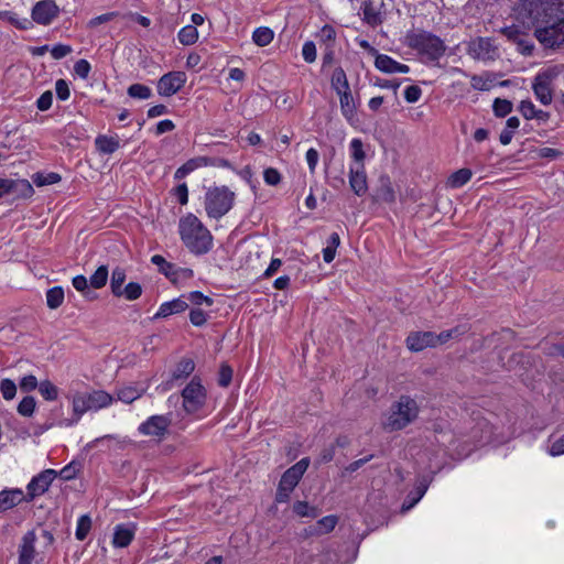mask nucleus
<instances>
[{
    "instance_id": "f257e3e1",
    "label": "nucleus",
    "mask_w": 564,
    "mask_h": 564,
    "mask_svg": "<svg viewBox=\"0 0 564 564\" xmlns=\"http://www.w3.org/2000/svg\"><path fill=\"white\" fill-rule=\"evenodd\" d=\"M178 232L182 242L194 254L208 253L213 248L210 231L194 214H187L180 219Z\"/></svg>"
},
{
    "instance_id": "f03ea898",
    "label": "nucleus",
    "mask_w": 564,
    "mask_h": 564,
    "mask_svg": "<svg viewBox=\"0 0 564 564\" xmlns=\"http://www.w3.org/2000/svg\"><path fill=\"white\" fill-rule=\"evenodd\" d=\"M563 4L558 0H522L517 21L527 30H538L551 19Z\"/></svg>"
},
{
    "instance_id": "7ed1b4c3",
    "label": "nucleus",
    "mask_w": 564,
    "mask_h": 564,
    "mask_svg": "<svg viewBox=\"0 0 564 564\" xmlns=\"http://www.w3.org/2000/svg\"><path fill=\"white\" fill-rule=\"evenodd\" d=\"M419 412L417 402L410 395L402 394L391 404L383 429L388 432L401 431L417 419Z\"/></svg>"
},
{
    "instance_id": "20e7f679",
    "label": "nucleus",
    "mask_w": 564,
    "mask_h": 564,
    "mask_svg": "<svg viewBox=\"0 0 564 564\" xmlns=\"http://www.w3.org/2000/svg\"><path fill=\"white\" fill-rule=\"evenodd\" d=\"M408 45L429 62H437L446 51L444 41L427 31H417L406 35Z\"/></svg>"
},
{
    "instance_id": "39448f33",
    "label": "nucleus",
    "mask_w": 564,
    "mask_h": 564,
    "mask_svg": "<svg viewBox=\"0 0 564 564\" xmlns=\"http://www.w3.org/2000/svg\"><path fill=\"white\" fill-rule=\"evenodd\" d=\"M236 194L226 185L207 188L204 198L205 212L209 218L220 219L234 207Z\"/></svg>"
},
{
    "instance_id": "423d86ee",
    "label": "nucleus",
    "mask_w": 564,
    "mask_h": 564,
    "mask_svg": "<svg viewBox=\"0 0 564 564\" xmlns=\"http://www.w3.org/2000/svg\"><path fill=\"white\" fill-rule=\"evenodd\" d=\"M545 24L535 30L534 37L544 48H558L564 44V10L563 7Z\"/></svg>"
},
{
    "instance_id": "0eeeda50",
    "label": "nucleus",
    "mask_w": 564,
    "mask_h": 564,
    "mask_svg": "<svg viewBox=\"0 0 564 564\" xmlns=\"http://www.w3.org/2000/svg\"><path fill=\"white\" fill-rule=\"evenodd\" d=\"M308 466L310 458L303 457L283 473L276 489L275 502L284 503L290 500L291 492L297 486Z\"/></svg>"
},
{
    "instance_id": "6e6552de",
    "label": "nucleus",
    "mask_w": 564,
    "mask_h": 564,
    "mask_svg": "<svg viewBox=\"0 0 564 564\" xmlns=\"http://www.w3.org/2000/svg\"><path fill=\"white\" fill-rule=\"evenodd\" d=\"M183 409L187 414L198 412L206 403L207 392L198 376H194L181 393Z\"/></svg>"
},
{
    "instance_id": "1a4fd4ad",
    "label": "nucleus",
    "mask_w": 564,
    "mask_h": 564,
    "mask_svg": "<svg viewBox=\"0 0 564 564\" xmlns=\"http://www.w3.org/2000/svg\"><path fill=\"white\" fill-rule=\"evenodd\" d=\"M172 424V413L162 415H152L138 426V432L145 436L163 440L169 433Z\"/></svg>"
},
{
    "instance_id": "9d476101",
    "label": "nucleus",
    "mask_w": 564,
    "mask_h": 564,
    "mask_svg": "<svg viewBox=\"0 0 564 564\" xmlns=\"http://www.w3.org/2000/svg\"><path fill=\"white\" fill-rule=\"evenodd\" d=\"M57 477V471L54 469H44L36 476H34L26 487V502L33 501L36 497L45 494L51 484Z\"/></svg>"
},
{
    "instance_id": "9b49d317",
    "label": "nucleus",
    "mask_w": 564,
    "mask_h": 564,
    "mask_svg": "<svg viewBox=\"0 0 564 564\" xmlns=\"http://www.w3.org/2000/svg\"><path fill=\"white\" fill-rule=\"evenodd\" d=\"M58 14L59 8L54 0H41L31 10V21L40 25H50Z\"/></svg>"
},
{
    "instance_id": "f8f14e48",
    "label": "nucleus",
    "mask_w": 564,
    "mask_h": 564,
    "mask_svg": "<svg viewBox=\"0 0 564 564\" xmlns=\"http://www.w3.org/2000/svg\"><path fill=\"white\" fill-rule=\"evenodd\" d=\"M186 83V74L184 72H169L164 74L158 82L156 89L160 96L170 97L180 91Z\"/></svg>"
},
{
    "instance_id": "ddd939ff",
    "label": "nucleus",
    "mask_w": 564,
    "mask_h": 564,
    "mask_svg": "<svg viewBox=\"0 0 564 564\" xmlns=\"http://www.w3.org/2000/svg\"><path fill=\"white\" fill-rule=\"evenodd\" d=\"M467 54L474 59L490 61L497 55V47L490 37L478 36L467 44Z\"/></svg>"
},
{
    "instance_id": "4468645a",
    "label": "nucleus",
    "mask_w": 564,
    "mask_h": 564,
    "mask_svg": "<svg viewBox=\"0 0 564 564\" xmlns=\"http://www.w3.org/2000/svg\"><path fill=\"white\" fill-rule=\"evenodd\" d=\"M383 0H366L362 4L364 22L376 28L386 20V9Z\"/></svg>"
},
{
    "instance_id": "2eb2a0df",
    "label": "nucleus",
    "mask_w": 564,
    "mask_h": 564,
    "mask_svg": "<svg viewBox=\"0 0 564 564\" xmlns=\"http://www.w3.org/2000/svg\"><path fill=\"white\" fill-rule=\"evenodd\" d=\"M37 536L34 530L28 531L21 539V543L18 549V564H32L35 560L37 552L35 550V543Z\"/></svg>"
},
{
    "instance_id": "dca6fc26",
    "label": "nucleus",
    "mask_w": 564,
    "mask_h": 564,
    "mask_svg": "<svg viewBox=\"0 0 564 564\" xmlns=\"http://www.w3.org/2000/svg\"><path fill=\"white\" fill-rule=\"evenodd\" d=\"M406 346L411 351H422L427 347L437 346V337L434 332H412L406 337Z\"/></svg>"
},
{
    "instance_id": "f3484780",
    "label": "nucleus",
    "mask_w": 564,
    "mask_h": 564,
    "mask_svg": "<svg viewBox=\"0 0 564 564\" xmlns=\"http://www.w3.org/2000/svg\"><path fill=\"white\" fill-rule=\"evenodd\" d=\"M431 484V479L427 476H421L417 478L415 488L413 491H410L404 499L401 511L406 512L412 509L425 495L429 486Z\"/></svg>"
},
{
    "instance_id": "a211bd4d",
    "label": "nucleus",
    "mask_w": 564,
    "mask_h": 564,
    "mask_svg": "<svg viewBox=\"0 0 564 564\" xmlns=\"http://www.w3.org/2000/svg\"><path fill=\"white\" fill-rule=\"evenodd\" d=\"M137 531L135 523H120L115 527L112 544L115 547H127L133 541Z\"/></svg>"
},
{
    "instance_id": "6ab92c4d",
    "label": "nucleus",
    "mask_w": 564,
    "mask_h": 564,
    "mask_svg": "<svg viewBox=\"0 0 564 564\" xmlns=\"http://www.w3.org/2000/svg\"><path fill=\"white\" fill-rule=\"evenodd\" d=\"M349 185L357 196H362L367 193L368 184L364 164L358 165L356 169L350 167Z\"/></svg>"
},
{
    "instance_id": "aec40b11",
    "label": "nucleus",
    "mask_w": 564,
    "mask_h": 564,
    "mask_svg": "<svg viewBox=\"0 0 564 564\" xmlns=\"http://www.w3.org/2000/svg\"><path fill=\"white\" fill-rule=\"evenodd\" d=\"M187 307H188V304L186 302V299L183 295H181L177 299L162 303L153 318L154 319L165 318L173 314L182 313Z\"/></svg>"
},
{
    "instance_id": "412c9836",
    "label": "nucleus",
    "mask_w": 564,
    "mask_h": 564,
    "mask_svg": "<svg viewBox=\"0 0 564 564\" xmlns=\"http://www.w3.org/2000/svg\"><path fill=\"white\" fill-rule=\"evenodd\" d=\"M10 196L13 199H25L30 198L34 194L33 186L28 180L9 178Z\"/></svg>"
},
{
    "instance_id": "4be33fe9",
    "label": "nucleus",
    "mask_w": 564,
    "mask_h": 564,
    "mask_svg": "<svg viewBox=\"0 0 564 564\" xmlns=\"http://www.w3.org/2000/svg\"><path fill=\"white\" fill-rule=\"evenodd\" d=\"M26 495L21 489H4L0 491V510L7 511L22 501H25Z\"/></svg>"
},
{
    "instance_id": "5701e85b",
    "label": "nucleus",
    "mask_w": 564,
    "mask_h": 564,
    "mask_svg": "<svg viewBox=\"0 0 564 564\" xmlns=\"http://www.w3.org/2000/svg\"><path fill=\"white\" fill-rule=\"evenodd\" d=\"M90 410L91 409L87 400V394L78 393L73 398V412L75 414V419L64 420L59 424L64 426H72L73 424H76L79 421L84 413Z\"/></svg>"
},
{
    "instance_id": "b1692460",
    "label": "nucleus",
    "mask_w": 564,
    "mask_h": 564,
    "mask_svg": "<svg viewBox=\"0 0 564 564\" xmlns=\"http://www.w3.org/2000/svg\"><path fill=\"white\" fill-rule=\"evenodd\" d=\"M151 262L158 267L160 273L167 278L171 282L176 283L178 280L177 265L169 262L161 254H154L151 258Z\"/></svg>"
},
{
    "instance_id": "393cba45",
    "label": "nucleus",
    "mask_w": 564,
    "mask_h": 564,
    "mask_svg": "<svg viewBox=\"0 0 564 564\" xmlns=\"http://www.w3.org/2000/svg\"><path fill=\"white\" fill-rule=\"evenodd\" d=\"M376 197L378 200L384 203L395 202V192L392 187L391 180L388 175H381L379 177V187L377 188Z\"/></svg>"
},
{
    "instance_id": "a878e982",
    "label": "nucleus",
    "mask_w": 564,
    "mask_h": 564,
    "mask_svg": "<svg viewBox=\"0 0 564 564\" xmlns=\"http://www.w3.org/2000/svg\"><path fill=\"white\" fill-rule=\"evenodd\" d=\"M87 394V400L89 402L90 409L94 411L100 410L110 405L113 401V398L104 390H95Z\"/></svg>"
},
{
    "instance_id": "bb28decb",
    "label": "nucleus",
    "mask_w": 564,
    "mask_h": 564,
    "mask_svg": "<svg viewBox=\"0 0 564 564\" xmlns=\"http://www.w3.org/2000/svg\"><path fill=\"white\" fill-rule=\"evenodd\" d=\"M195 370V362L191 358L181 359L172 372V381L185 380Z\"/></svg>"
},
{
    "instance_id": "cd10ccee",
    "label": "nucleus",
    "mask_w": 564,
    "mask_h": 564,
    "mask_svg": "<svg viewBox=\"0 0 564 564\" xmlns=\"http://www.w3.org/2000/svg\"><path fill=\"white\" fill-rule=\"evenodd\" d=\"M97 151L102 154H112L120 148L119 140L113 137L100 134L95 139Z\"/></svg>"
},
{
    "instance_id": "c85d7f7f",
    "label": "nucleus",
    "mask_w": 564,
    "mask_h": 564,
    "mask_svg": "<svg viewBox=\"0 0 564 564\" xmlns=\"http://www.w3.org/2000/svg\"><path fill=\"white\" fill-rule=\"evenodd\" d=\"M0 20L7 21L19 30H30L33 26V23L28 18H19V15L9 10L0 11Z\"/></svg>"
},
{
    "instance_id": "c756f323",
    "label": "nucleus",
    "mask_w": 564,
    "mask_h": 564,
    "mask_svg": "<svg viewBox=\"0 0 564 564\" xmlns=\"http://www.w3.org/2000/svg\"><path fill=\"white\" fill-rule=\"evenodd\" d=\"M343 116L350 121L356 115V105L350 89L338 94Z\"/></svg>"
},
{
    "instance_id": "7c9ffc66",
    "label": "nucleus",
    "mask_w": 564,
    "mask_h": 564,
    "mask_svg": "<svg viewBox=\"0 0 564 564\" xmlns=\"http://www.w3.org/2000/svg\"><path fill=\"white\" fill-rule=\"evenodd\" d=\"M532 90L535 98L544 106L552 102V88L550 85L541 83L536 79L533 80Z\"/></svg>"
},
{
    "instance_id": "2f4dec72",
    "label": "nucleus",
    "mask_w": 564,
    "mask_h": 564,
    "mask_svg": "<svg viewBox=\"0 0 564 564\" xmlns=\"http://www.w3.org/2000/svg\"><path fill=\"white\" fill-rule=\"evenodd\" d=\"M126 278L127 275L124 269L116 267L112 270L110 278V289L113 296L121 297V290L123 289L122 285L126 282Z\"/></svg>"
},
{
    "instance_id": "473e14b6",
    "label": "nucleus",
    "mask_w": 564,
    "mask_h": 564,
    "mask_svg": "<svg viewBox=\"0 0 564 564\" xmlns=\"http://www.w3.org/2000/svg\"><path fill=\"white\" fill-rule=\"evenodd\" d=\"M330 84L333 89L340 94L343 90L347 91L350 89L349 83L343 67H336L333 72Z\"/></svg>"
},
{
    "instance_id": "72a5a7b5",
    "label": "nucleus",
    "mask_w": 564,
    "mask_h": 564,
    "mask_svg": "<svg viewBox=\"0 0 564 564\" xmlns=\"http://www.w3.org/2000/svg\"><path fill=\"white\" fill-rule=\"evenodd\" d=\"M338 522V518L334 514L319 519L312 529L314 534H326L332 532Z\"/></svg>"
},
{
    "instance_id": "f704fd0d",
    "label": "nucleus",
    "mask_w": 564,
    "mask_h": 564,
    "mask_svg": "<svg viewBox=\"0 0 564 564\" xmlns=\"http://www.w3.org/2000/svg\"><path fill=\"white\" fill-rule=\"evenodd\" d=\"M469 330L467 325H457L451 329L443 330L440 334H436L437 345L445 344L451 339H457L465 335Z\"/></svg>"
},
{
    "instance_id": "c9c22d12",
    "label": "nucleus",
    "mask_w": 564,
    "mask_h": 564,
    "mask_svg": "<svg viewBox=\"0 0 564 564\" xmlns=\"http://www.w3.org/2000/svg\"><path fill=\"white\" fill-rule=\"evenodd\" d=\"M473 176V172L469 169H460L454 172L447 181V185L452 188H459L464 186Z\"/></svg>"
},
{
    "instance_id": "e433bc0d",
    "label": "nucleus",
    "mask_w": 564,
    "mask_h": 564,
    "mask_svg": "<svg viewBox=\"0 0 564 564\" xmlns=\"http://www.w3.org/2000/svg\"><path fill=\"white\" fill-rule=\"evenodd\" d=\"M72 284L75 290L83 294L84 297L88 300H95L97 297L96 293L89 288V281L85 275L79 274L74 276Z\"/></svg>"
},
{
    "instance_id": "4c0bfd02",
    "label": "nucleus",
    "mask_w": 564,
    "mask_h": 564,
    "mask_svg": "<svg viewBox=\"0 0 564 564\" xmlns=\"http://www.w3.org/2000/svg\"><path fill=\"white\" fill-rule=\"evenodd\" d=\"M398 61L387 54L378 53L375 59V66L386 74H394Z\"/></svg>"
},
{
    "instance_id": "58836bf2",
    "label": "nucleus",
    "mask_w": 564,
    "mask_h": 564,
    "mask_svg": "<svg viewBox=\"0 0 564 564\" xmlns=\"http://www.w3.org/2000/svg\"><path fill=\"white\" fill-rule=\"evenodd\" d=\"M274 37V32L267 26L257 28L252 33V40L258 46L269 45Z\"/></svg>"
},
{
    "instance_id": "ea45409f",
    "label": "nucleus",
    "mask_w": 564,
    "mask_h": 564,
    "mask_svg": "<svg viewBox=\"0 0 564 564\" xmlns=\"http://www.w3.org/2000/svg\"><path fill=\"white\" fill-rule=\"evenodd\" d=\"M64 302V290L62 286H53L46 292V304L51 310L58 308Z\"/></svg>"
},
{
    "instance_id": "a19ab883",
    "label": "nucleus",
    "mask_w": 564,
    "mask_h": 564,
    "mask_svg": "<svg viewBox=\"0 0 564 564\" xmlns=\"http://www.w3.org/2000/svg\"><path fill=\"white\" fill-rule=\"evenodd\" d=\"M177 39L185 46L193 45L198 40V31L194 25H185L178 31Z\"/></svg>"
},
{
    "instance_id": "79ce46f5",
    "label": "nucleus",
    "mask_w": 564,
    "mask_h": 564,
    "mask_svg": "<svg viewBox=\"0 0 564 564\" xmlns=\"http://www.w3.org/2000/svg\"><path fill=\"white\" fill-rule=\"evenodd\" d=\"M144 391V389H139L137 387H123L118 390L117 397L118 400L124 403H132L134 400L141 398Z\"/></svg>"
},
{
    "instance_id": "37998d69",
    "label": "nucleus",
    "mask_w": 564,
    "mask_h": 564,
    "mask_svg": "<svg viewBox=\"0 0 564 564\" xmlns=\"http://www.w3.org/2000/svg\"><path fill=\"white\" fill-rule=\"evenodd\" d=\"M108 267L100 265L89 278V285L93 289H101L107 284L108 280Z\"/></svg>"
},
{
    "instance_id": "c03bdc74",
    "label": "nucleus",
    "mask_w": 564,
    "mask_h": 564,
    "mask_svg": "<svg viewBox=\"0 0 564 564\" xmlns=\"http://www.w3.org/2000/svg\"><path fill=\"white\" fill-rule=\"evenodd\" d=\"M563 69H564V64L549 67L545 70L540 72L534 77V79L551 86L552 82L561 74V72Z\"/></svg>"
},
{
    "instance_id": "a18cd8bd",
    "label": "nucleus",
    "mask_w": 564,
    "mask_h": 564,
    "mask_svg": "<svg viewBox=\"0 0 564 564\" xmlns=\"http://www.w3.org/2000/svg\"><path fill=\"white\" fill-rule=\"evenodd\" d=\"M91 529V519L88 514H83L77 520L75 536L78 541H84Z\"/></svg>"
},
{
    "instance_id": "49530a36",
    "label": "nucleus",
    "mask_w": 564,
    "mask_h": 564,
    "mask_svg": "<svg viewBox=\"0 0 564 564\" xmlns=\"http://www.w3.org/2000/svg\"><path fill=\"white\" fill-rule=\"evenodd\" d=\"M293 512L299 517L316 518L318 516V509L312 507L306 501H295L293 503Z\"/></svg>"
},
{
    "instance_id": "de8ad7c7",
    "label": "nucleus",
    "mask_w": 564,
    "mask_h": 564,
    "mask_svg": "<svg viewBox=\"0 0 564 564\" xmlns=\"http://www.w3.org/2000/svg\"><path fill=\"white\" fill-rule=\"evenodd\" d=\"M186 299L187 304L191 303L196 306L206 305L212 306L214 304V300L207 295H204L200 291H193L187 294H183Z\"/></svg>"
},
{
    "instance_id": "09e8293b",
    "label": "nucleus",
    "mask_w": 564,
    "mask_h": 564,
    "mask_svg": "<svg viewBox=\"0 0 564 564\" xmlns=\"http://www.w3.org/2000/svg\"><path fill=\"white\" fill-rule=\"evenodd\" d=\"M513 105L508 99L496 98L492 104V110L496 117L505 118L512 111Z\"/></svg>"
},
{
    "instance_id": "8fccbe9b",
    "label": "nucleus",
    "mask_w": 564,
    "mask_h": 564,
    "mask_svg": "<svg viewBox=\"0 0 564 564\" xmlns=\"http://www.w3.org/2000/svg\"><path fill=\"white\" fill-rule=\"evenodd\" d=\"M61 180H62L61 175L58 173H55V172H50V173H46V174L35 173L33 175V183L36 186H39V187L40 186H45V185L56 184Z\"/></svg>"
},
{
    "instance_id": "3c124183",
    "label": "nucleus",
    "mask_w": 564,
    "mask_h": 564,
    "mask_svg": "<svg viewBox=\"0 0 564 564\" xmlns=\"http://www.w3.org/2000/svg\"><path fill=\"white\" fill-rule=\"evenodd\" d=\"M39 392L47 401H54L58 397V388L50 380H44L39 384Z\"/></svg>"
},
{
    "instance_id": "603ef678",
    "label": "nucleus",
    "mask_w": 564,
    "mask_h": 564,
    "mask_svg": "<svg viewBox=\"0 0 564 564\" xmlns=\"http://www.w3.org/2000/svg\"><path fill=\"white\" fill-rule=\"evenodd\" d=\"M128 95L131 98L138 99H149L152 96V90L150 87L142 84H132L128 88Z\"/></svg>"
},
{
    "instance_id": "864d4df0",
    "label": "nucleus",
    "mask_w": 564,
    "mask_h": 564,
    "mask_svg": "<svg viewBox=\"0 0 564 564\" xmlns=\"http://www.w3.org/2000/svg\"><path fill=\"white\" fill-rule=\"evenodd\" d=\"M142 294V286L138 282H129L122 290L121 296L128 301H134Z\"/></svg>"
},
{
    "instance_id": "5fc2aeb1",
    "label": "nucleus",
    "mask_w": 564,
    "mask_h": 564,
    "mask_svg": "<svg viewBox=\"0 0 564 564\" xmlns=\"http://www.w3.org/2000/svg\"><path fill=\"white\" fill-rule=\"evenodd\" d=\"M35 405H36V401L34 399V397L26 395L20 401V403L18 405V412L22 416L29 417L34 413Z\"/></svg>"
},
{
    "instance_id": "6e6d98bb",
    "label": "nucleus",
    "mask_w": 564,
    "mask_h": 564,
    "mask_svg": "<svg viewBox=\"0 0 564 564\" xmlns=\"http://www.w3.org/2000/svg\"><path fill=\"white\" fill-rule=\"evenodd\" d=\"M232 372V368L228 364L223 362L218 371V386L221 388H227L231 383Z\"/></svg>"
},
{
    "instance_id": "4d7b16f0",
    "label": "nucleus",
    "mask_w": 564,
    "mask_h": 564,
    "mask_svg": "<svg viewBox=\"0 0 564 564\" xmlns=\"http://www.w3.org/2000/svg\"><path fill=\"white\" fill-rule=\"evenodd\" d=\"M79 468H80V464L73 460L68 465L63 467L59 471H57V476H59L61 479L66 480V481L72 480L77 476Z\"/></svg>"
},
{
    "instance_id": "13d9d810",
    "label": "nucleus",
    "mask_w": 564,
    "mask_h": 564,
    "mask_svg": "<svg viewBox=\"0 0 564 564\" xmlns=\"http://www.w3.org/2000/svg\"><path fill=\"white\" fill-rule=\"evenodd\" d=\"M0 391L6 400H12L17 393V384L11 379H2L0 382Z\"/></svg>"
},
{
    "instance_id": "bf43d9fd",
    "label": "nucleus",
    "mask_w": 564,
    "mask_h": 564,
    "mask_svg": "<svg viewBox=\"0 0 564 564\" xmlns=\"http://www.w3.org/2000/svg\"><path fill=\"white\" fill-rule=\"evenodd\" d=\"M350 152L352 159L360 165L365 159L364 145L360 139H352L350 142Z\"/></svg>"
},
{
    "instance_id": "052dcab7",
    "label": "nucleus",
    "mask_w": 564,
    "mask_h": 564,
    "mask_svg": "<svg viewBox=\"0 0 564 564\" xmlns=\"http://www.w3.org/2000/svg\"><path fill=\"white\" fill-rule=\"evenodd\" d=\"M209 164H214V162H212L210 158L207 156L193 158L184 163L185 167L191 173L197 170L198 167L208 166Z\"/></svg>"
},
{
    "instance_id": "680f3d73",
    "label": "nucleus",
    "mask_w": 564,
    "mask_h": 564,
    "mask_svg": "<svg viewBox=\"0 0 564 564\" xmlns=\"http://www.w3.org/2000/svg\"><path fill=\"white\" fill-rule=\"evenodd\" d=\"M281 173L274 167H267L263 171V180L270 186H276L281 182Z\"/></svg>"
},
{
    "instance_id": "e2e57ef3",
    "label": "nucleus",
    "mask_w": 564,
    "mask_h": 564,
    "mask_svg": "<svg viewBox=\"0 0 564 564\" xmlns=\"http://www.w3.org/2000/svg\"><path fill=\"white\" fill-rule=\"evenodd\" d=\"M518 110L527 120L534 119V116L536 115V108L530 99L522 100L518 107Z\"/></svg>"
},
{
    "instance_id": "0e129e2a",
    "label": "nucleus",
    "mask_w": 564,
    "mask_h": 564,
    "mask_svg": "<svg viewBox=\"0 0 564 564\" xmlns=\"http://www.w3.org/2000/svg\"><path fill=\"white\" fill-rule=\"evenodd\" d=\"M55 91H56L57 98L59 100H62V101L67 100L69 98V96H70L69 85L63 78H59V79L56 80V83H55Z\"/></svg>"
},
{
    "instance_id": "69168bd1",
    "label": "nucleus",
    "mask_w": 564,
    "mask_h": 564,
    "mask_svg": "<svg viewBox=\"0 0 564 564\" xmlns=\"http://www.w3.org/2000/svg\"><path fill=\"white\" fill-rule=\"evenodd\" d=\"M422 96V89L417 85H411L404 89V99L409 104L419 101Z\"/></svg>"
},
{
    "instance_id": "338daca9",
    "label": "nucleus",
    "mask_w": 564,
    "mask_h": 564,
    "mask_svg": "<svg viewBox=\"0 0 564 564\" xmlns=\"http://www.w3.org/2000/svg\"><path fill=\"white\" fill-rule=\"evenodd\" d=\"M53 93L51 90L44 91L36 100V107L40 111H46L52 107Z\"/></svg>"
},
{
    "instance_id": "774afa93",
    "label": "nucleus",
    "mask_w": 564,
    "mask_h": 564,
    "mask_svg": "<svg viewBox=\"0 0 564 564\" xmlns=\"http://www.w3.org/2000/svg\"><path fill=\"white\" fill-rule=\"evenodd\" d=\"M189 321L194 326L200 327L206 324L207 315L200 308H193L189 312Z\"/></svg>"
}]
</instances>
